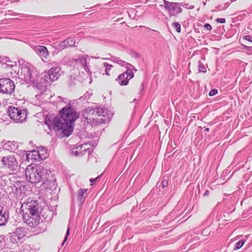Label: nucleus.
I'll use <instances>...</instances> for the list:
<instances>
[{
  "label": "nucleus",
  "instance_id": "nucleus-36",
  "mask_svg": "<svg viewBox=\"0 0 252 252\" xmlns=\"http://www.w3.org/2000/svg\"><path fill=\"white\" fill-rule=\"evenodd\" d=\"M163 1L164 3V8L168 5V4H167V3H169L170 2L166 0H163Z\"/></svg>",
  "mask_w": 252,
  "mask_h": 252
},
{
  "label": "nucleus",
  "instance_id": "nucleus-33",
  "mask_svg": "<svg viewBox=\"0 0 252 252\" xmlns=\"http://www.w3.org/2000/svg\"><path fill=\"white\" fill-rule=\"evenodd\" d=\"M244 39L250 42H252V37L250 35H245L244 36Z\"/></svg>",
  "mask_w": 252,
  "mask_h": 252
},
{
  "label": "nucleus",
  "instance_id": "nucleus-26",
  "mask_svg": "<svg viewBox=\"0 0 252 252\" xmlns=\"http://www.w3.org/2000/svg\"><path fill=\"white\" fill-rule=\"evenodd\" d=\"M245 241L243 240H241L236 243L235 245L234 250H239L240 249L244 244Z\"/></svg>",
  "mask_w": 252,
  "mask_h": 252
},
{
  "label": "nucleus",
  "instance_id": "nucleus-11",
  "mask_svg": "<svg viewBox=\"0 0 252 252\" xmlns=\"http://www.w3.org/2000/svg\"><path fill=\"white\" fill-rule=\"evenodd\" d=\"M168 4L165 8L169 12H174L177 14L182 12V9L179 6L178 3L170 2Z\"/></svg>",
  "mask_w": 252,
  "mask_h": 252
},
{
  "label": "nucleus",
  "instance_id": "nucleus-44",
  "mask_svg": "<svg viewBox=\"0 0 252 252\" xmlns=\"http://www.w3.org/2000/svg\"><path fill=\"white\" fill-rule=\"evenodd\" d=\"M226 252V251H224V252Z\"/></svg>",
  "mask_w": 252,
  "mask_h": 252
},
{
  "label": "nucleus",
  "instance_id": "nucleus-43",
  "mask_svg": "<svg viewBox=\"0 0 252 252\" xmlns=\"http://www.w3.org/2000/svg\"><path fill=\"white\" fill-rule=\"evenodd\" d=\"M103 59H108V58H104Z\"/></svg>",
  "mask_w": 252,
  "mask_h": 252
},
{
  "label": "nucleus",
  "instance_id": "nucleus-4",
  "mask_svg": "<svg viewBox=\"0 0 252 252\" xmlns=\"http://www.w3.org/2000/svg\"><path fill=\"white\" fill-rule=\"evenodd\" d=\"M20 210L22 216L38 213L37 203L31 198H29L26 201L22 203Z\"/></svg>",
  "mask_w": 252,
  "mask_h": 252
},
{
  "label": "nucleus",
  "instance_id": "nucleus-32",
  "mask_svg": "<svg viewBox=\"0 0 252 252\" xmlns=\"http://www.w3.org/2000/svg\"><path fill=\"white\" fill-rule=\"evenodd\" d=\"M69 231H70V228L68 227L67 229V231H66V235H65V237L64 238V241H63V244L65 242V241L67 240L68 236L69 235Z\"/></svg>",
  "mask_w": 252,
  "mask_h": 252
},
{
  "label": "nucleus",
  "instance_id": "nucleus-31",
  "mask_svg": "<svg viewBox=\"0 0 252 252\" xmlns=\"http://www.w3.org/2000/svg\"><path fill=\"white\" fill-rule=\"evenodd\" d=\"M199 71L201 72H205L206 71V69L205 67L202 64L199 66Z\"/></svg>",
  "mask_w": 252,
  "mask_h": 252
},
{
  "label": "nucleus",
  "instance_id": "nucleus-12",
  "mask_svg": "<svg viewBox=\"0 0 252 252\" xmlns=\"http://www.w3.org/2000/svg\"><path fill=\"white\" fill-rule=\"evenodd\" d=\"M103 67H104L105 73L102 72V74H106L107 75H113L116 73V69L115 67L111 64H109L107 63H104Z\"/></svg>",
  "mask_w": 252,
  "mask_h": 252
},
{
  "label": "nucleus",
  "instance_id": "nucleus-9",
  "mask_svg": "<svg viewBox=\"0 0 252 252\" xmlns=\"http://www.w3.org/2000/svg\"><path fill=\"white\" fill-rule=\"evenodd\" d=\"M35 52L41 57L42 60L47 59L49 56V52L47 48L44 46H35L33 48Z\"/></svg>",
  "mask_w": 252,
  "mask_h": 252
},
{
  "label": "nucleus",
  "instance_id": "nucleus-25",
  "mask_svg": "<svg viewBox=\"0 0 252 252\" xmlns=\"http://www.w3.org/2000/svg\"><path fill=\"white\" fill-rule=\"evenodd\" d=\"M172 26L173 28H174L177 32L179 33L181 32V25L178 22H174Z\"/></svg>",
  "mask_w": 252,
  "mask_h": 252
},
{
  "label": "nucleus",
  "instance_id": "nucleus-23",
  "mask_svg": "<svg viewBox=\"0 0 252 252\" xmlns=\"http://www.w3.org/2000/svg\"><path fill=\"white\" fill-rule=\"evenodd\" d=\"M25 236V232L23 228H17V237L19 239H21Z\"/></svg>",
  "mask_w": 252,
  "mask_h": 252
},
{
  "label": "nucleus",
  "instance_id": "nucleus-5",
  "mask_svg": "<svg viewBox=\"0 0 252 252\" xmlns=\"http://www.w3.org/2000/svg\"><path fill=\"white\" fill-rule=\"evenodd\" d=\"M14 82L9 78H0V92L6 94H11L15 89Z\"/></svg>",
  "mask_w": 252,
  "mask_h": 252
},
{
  "label": "nucleus",
  "instance_id": "nucleus-6",
  "mask_svg": "<svg viewBox=\"0 0 252 252\" xmlns=\"http://www.w3.org/2000/svg\"><path fill=\"white\" fill-rule=\"evenodd\" d=\"M22 218L28 225L31 227H35L39 224L40 218L39 213L22 216Z\"/></svg>",
  "mask_w": 252,
  "mask_h": 252
},
{
  "label": "nucleus",
  "instance_id": "nucleus-13",
  "mask_svg": "<svg viewBox=\"0 0 252 252\" xmlns=\"http://www.w3.org/2000/svg\"><path fill=\"white\" fill-rule=\"evenodd\" d=\"M95 124L96 125H99L101 124H104L110 121V117L108 114H102V115H95Z\"/></svg>",
  "mask_w": 252,
  "mask_h": 252
},
{
  "label": "nucleus",
  "instance_id": "nucleus-42",
  "mask_svg": "<svg viewBox=\"0 0 252 252\" xmlns=\"http://www.w3.org/2000/svg\"><path fill=\"white\" fill-rule=\"evenodd\" d=\"M45 184H46V183H45V182H43V185H45Z\"/></svg>",
  "mask_w": 252,
  "mask_h": 252
},
{
  "label": "nucleus",
  "instance_id": "nucleus-18",
  "mask_svg": "<svg viewBox=\"0 0 252 252\" xmlns=\"http://www.w3.org/2000/svg\"><path fill=\"white\" fill-rule=\"evenodd\" d=\"M9 215L4 211V213L0 214V226L4 225L7 221Z\"/></svg>",
  "mask_w": 252,
  "mask_h": 252
},
{
  "label": "nucleus",
  "instance_id": "nucleus-16",
  "mask_svg": "<svg viewBox=\"0 0 252 252\" xmlns=\"http://www.w3.org/2000/svg\"><path fill=\"white\" fill-rule=\"evenodd\" d=\"M7 112L10 119L15 122L16 120L15 118L16 116V107L12 105L8 106Z\"/></svg>",
  "mask_w": 252,
  "mask_h": 252
},
{
  "label": "nucleus",
  "instance_id": "nucleus-30",
  "mask_svg": "<svg viewBox=\"0 0 252 252\" xmlns=\"http://www.w3.org/2000/svg\"><path fill=\"white\" fill-rule=\"evenodd\" d=\"M218 93V91L216 89H213L211 90L209 93V95L210 96H213L215 94H216Z\"/></svg>",
  "mask_w": 252,
  "mask_h": 252
},
{
  "label": "nucleus",
  "instance_id": "nucleus-24",
  "mask_svg": "<svg viewBox=\"0 0 252 252\" xmlns=\"http://www.w3.org/2000/svg\"><path fill=\"white\" fill-rule=\"evenodd\" d=\"M5 246V237L1 235H0V251H1Z\"/></svg>",
  "mask_w": 252,
  "mask_h": 252
},
{
  "label": "nucleus",
  "instance_id": "nucleus-41",
  "mask_svg": "<svg viewBox=\"0 0 252 252\" xmlns=\"http://www.w3.org/2000/svg\"><path fill=\"white\" fill-rule=\"evenodd\" d=\"M148 1H149L148 0H146L145 3H148Z\"/></svg>",
  "mask_w": 252,
  "mask_h": 252
},
{
  "label": "nucleus",
  "instance_id": "nucleus-38",
  "mask_svg": "<svg viewBox=\"0 0 252 252\" xmlns=\"http://www.w3.org/2000/svg\"><path fill=\"white\" fill-rule=\"evenodd\" d=\"M98 177H96V178L95 179H90V181L92 183H93L94 182V181H95V180L98 178Z\"/></svg>",
  "mask_w": 252,
  "mask_h": 252
},
{
  "label": "nucleus",
  "instance_id": "nucleus-21",
  "mask_svg": "<svg viewBox=\"0 0 252 252\" xmlns=\"http://www.w3.org/2000/svg\"><path fill=\"white\" fill-rule=\"evenodd\" d=\"M11 62V61L9 57H4V56H0V63H5L7 64L8 66L10 67H12L13 66L12 64H7L8 63Z\"/></svg>",
  "mask_w": 252,
  "mask_h": 252
},
{
  "label": "nucleus",
  "instance_id": "nucleus-40",
  "mask_svg": "<svg viewBox=\"0 0 252 252\" xmlns=\"http://www.w3.org/2000/svg\"><path fill=\"white\" fill-rule=\"evenodd\" d=\"M209 128H206V129H205V131H207V132H208V131H209Z\"/></svg>",
  "mask_w": 252,
  "mask_h": 252
},
{
  "label": "nucleus",
  "instance_id": "nucleus-35",
  "mask_svg": "<svg viewBox=\"0 0 252 252\" xmlns=\"http://www.w3.org/2000/svg\"><path fill=\"white\" fill-rule=\"evenodd\" d=\"M204 28L207 30L209 31H211L212 30V27L209 24H206L204 25Z\"/></svg>",
  "mask_w": 252,
  "mask_h": 252
},
{
  "label": "nucleus",
  "instance_id": "nucleus-28",
  "mask_svg": "<svg viewBox=\"0 0 252 252\" xmlns=\"http://www.w3.org/2000/svg\"><path fill=\"white\" fill-rule=\"evenodd\" d=\"M26 46V43L24 42L19 41L18 43H17V46L18 47L20 50H22Z\"/></svg>",
  "mask_w": 252,
  "mask_h": 252
},
{
  "label": "nucleus",
  "instance_id": "nucleus-7",
  "mask_svg": "<svg viewBox=\"0 0 252 252\" xmlns=\"http://www.w3.org/2000/svg\"><path fill=\"white\" fill-rule=\"evenodd\" d=\"M134 74L131 70H127L125 72L120 74L117 79L121 85H126L128 81L132 78Z\"/></svg>",
  "mask_w": 252,
  "mask_h": 252
},
{
  "label": "nucleus",
  "instance_id": "nucleus-27",
  "mask_svg": "<svg viewBox=\"0 0 252 252\" xmlns=\"http://www.w3.org/2000/svg\"><path fill=\"white\" fill-rule=\"evenodd\" d=\"M10 235V240L12 243L15 244L16 243V233L13 232V233H9Z\"/></svg>",
  "mask_w": 252,
  "mask_h": 252
},
{
  "label": "nucleus",
  "instance_id": "nucleus-1",
  "mask_svg": "<svg viewBox=\"0 0 252 252\" xmlns=\"http://www.w3.org/2000/svg\"><path fill=\"white\" fill-rule=\"evenodd\" d=\"M61 119L56 118L54 120L53 128L56 130H62L63 134L69 136L74 127V123L79 118L80 113L70 106H66L60 111Z\"/></svg>",
  "mask_w": 252,
  "mask_h": 252
},
{
  "label": "nucleus",
  "instance_id": "nucleus-29",
  "mask_svg": "<svg viewBox=\"0 0 252 252\" xmlns=\"http://www.w3.org/2000/svg\"><path fill=\"white\" fill-rule=\"evenodd\" d=\"M89 110L88 109L84 110L82 114V115L83 118H85L86 120H87V118L88 117V113H89Z\"/></svg>",
  "mask_w": 252,
  "mask_h": 252
},
{
  "label": "nucleus",
  "instance_id": "nucleus-8",
  "mask_svg": "<svg viewBox=\"0 0 252 252\" xmlns=\"http://www.w3.org/2000/svg\"><path fill=\"white\" fill-rule=\"evenodd\" d=\"M60 75L57 70V68L52 67L51 68L45 75V78L49 79L51 82H54L57 81Z\"/></svg>",
  "mask_w": 252,
  "mask_h": 252
},
{
  "label": "nucleus",
  "instance_id": "nucleus-39",
  "mask_svg": "<svg viewBox=\"0 0 252 252\" xmlns=\"http://www.w3.org/2000/svg\"><path fill=\"white\" fill-rule=\"evenodd\" d=\"M3 213L4 212H3V208L0 205V214H1Z\"/></svg>",
  "mask_w": 252,
  "mask_h": 252
},
{
  "label": "nucleus",
  "instance_id": "nucleus-2",
  "mask_svg": "<svg viewBox=\"0 0 252 252\" xmlns=\"http://www.w3.org/2000/svg\"><path fill=\"white\" fill-rule=\"evenodd\" d=\"M51 173L50 170L32 163L29 164L25 170L27 180L33 184L38 183L43 179H46L48 183L49 177H52Z\"/></svg>",
  "mask_w": 252,
  "mask_h": 252
},
{
  "label": "nucleus",
  "instance_id": "nucleus-19",
  "mask_svg": "<svg viewBox=\"0 0 252 252\" xmlns=\"http://www.w3.org/2000/svg\"><path fill=\"white\" fill-rule=\"evenodd\" d=\"M95 112L94 110L90 109L88 113V117L87 118L88 122L95 123Z\"/></svg>",
  "mask_w": 252,
  "mask_h": 252
},
{
  "label": "nucleus",
  "instance_id": "nucleus-15",
  "mask_svg": "<svg viewBox=\"0 0 252 252\" xmlns=\"http://www.w3.org/2000/svg\"><path fill=\"white\" fill-rule=\"evenodd\" d=\"M31 73L28 68L23 67L21 68V73L19 75V78L22 80H27L30 77Z\"/></svg>",
  "mask_w": 252,
  "mask_h": 252
},
{
  "label": "nucleus",
  "instance_id": "nucleus-22",
  "mask_svg": "<svg viewBox=\"0 0 252 252\" xmlns=\"http://www.w3.org/2000/svg\"><path fill=\"white\" fill-rule=\"evenodd\" d=\"M94 112L95 115L96 116L108 114L107 111L104 108L101 107L97 108L96 109H94Z\"/></svg>",
  "mask_w": 252,
  "mask_h": 252
},
{
  "label": "nucleus",
  "instance_id": "nucleus-37",
  "mask_svg": "<svg viewBox=\"0 0 252 252\" xmlns=\"http://www.w3.org/2000/svg\"><path fill=\"white\" fill-rule=\"evenodd\" d=\"M81 61H82L83 62H84V68L86 69V66H87V65H86V63H87L86 60H85V59H82V60H81Z\"/></svg>",
  "mask_w": 252,
  "mask_h": 252
},
{
  "label": "nucleus",
  "instance_id": "nucleus-17",
  "mask_svg": "<svg viewBox=\"0 0 252 252\" xmlns=\"http://www.w3.org/2000/svg\"><path fill=\"white\" fill-rule=\"evenodd\" d=\"M4 148L10 152H14L15 148V144L14 141H8L3 145Z\"/></svg>",
  "mask_w": 252,
  "mask_h": 252
},
{
  "label": "nucleus",
  "instance_id": "nucleus-34",
  "mask_svg": "<svg viewBox=\"0 0 252 252\" xmlns=\"http://www.w3.org/2000/svg\"><path fill=\"white\" fill-rule=\"evenodd\" d=\"M216 21L220 23H225L226 21L224 18H218Z\"/></svg>",
  "mask_w": 252,
  "mask_h": 252
},
{
  "label": "nucleus",
  "instance_id": "nucleus-20",
  "mask_svg": "<svg viewBox=\"0 0 252 252\" xmlns=\"http://www.w3.org/2000/svg\"><path fill=\"white\" fill-rule=\"evenodd\" d=\"M87 189H80L77 192L78 194V200L82 202L84 200V194L87 192Z\"/></svg>",
  "mask_w": 252,
  "mask_h": 252
},
{
  "label": "nucleus",
  "instance_id": "nucleus-10",
  "mask_svg": "<svg viewBox=\"0 0 252 252\" xmlns=\"http://www.w3.org/2000/svg\"><path fill=\"white\" fill-rule=\"evenodd\" d=\"M2 161L3 164L7 165L8 168L14 171L16 169V158L14 157L11 156L8 157L7 158H3Z\"/></svg>",
  "mask_w": 252,
  "mask_h": 252
},
{
  "label": "nucleus",
  "instance_id": "nucleus-3",
  "mask_svg": "<svg viewBox=\"0 0 252 252\" xmlns=\"http://www.w3.org/2000/svg\"><path fill=\"white\" fill-rule=\"evenodd\" d=\"M48 157L47 150L45 148L40 147L36 150L29 151L26 154V160L30 162L33 161H40L45 159Z\"/></svg>",
  "mask_w": 252,
  "mask_h": 252
},
{
  "label": "nucleus",
  "instance_id": "nucleus-14",
  "mask_svg": "<svg viewBox=\"0 0 252 252\" xmlns=\"http://www.w3.org/2000/svg\"><path fill=\"white\" fill-rule=\"evenodd\" d=\"M17 122L22 123L26 120L27 115V109H23L18 110L17 108Z\"/></svg>",
  "mask_w": 252,
  "mask_h": 252
}]
</instances>
